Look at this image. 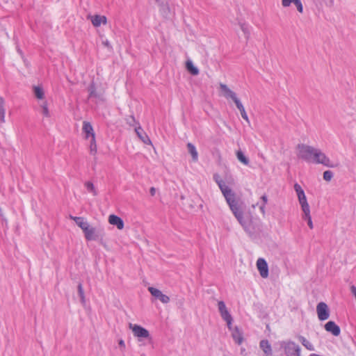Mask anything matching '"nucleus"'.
Listing matches in <instances>:
<instances>
[{
	"instance_id": "obj_7",
	"label": "nucleus",
	"mask_w": 356,
	"mask_h": 356,
	"mask_svg": "<svg viewBox=\"0 0 356 356\" xmlns=\"http://www.w3.org/2000/svg\"><path fill=\"white\" fill-rule=\"evenodd\" d=\"M234 216L237 219L240 225L243 227L244 230L249 234H251V230L250 229V222L247 220H245L243 218V212L241 208L232 211Z\"/></svg>"
},
{
	"instance_id": "obj_34",
	"label": "nucleus",
	"mask_w": 356,
	"mask_h": 356,
	"mask_svg": "<svg viewBox=\"0 0 356 356\" xmlns=\"http://www.w3.org/2000/svg\"><path fill=\"white\" fill-rule=\"evenodd\" d=\"M42 113L44 117L49 118L50 116L49 111L47 107V103L43 102L41 105Z\"/></svg>"
},
{
	"instance_id": "obj_19",
	"label": "nucleus",
	"mask_w": 356,
	"mask_h": 356,
	"mask_svg": "<svg viewBox=\"0 0 356 356\" xmlns=\"http://www.w3.org/2000/svg\"><path fill=\"white\" fill-rule=\"evenodd\" d=\"M82 129H83V132L86 134V138H88L90 136H91V138L95 137V134L93 131V128L90 122L84 121L83 122Z\"/></svg>"
},
{
	"instance_id": "obj_42",
	"label": "nucleus",
	"mask_w": 356,
	"mask_h": 356,
	"mask_svg": "<svg viewBox=\"0 0 356 356\" xmlns=\"http://www.w3.org/2000/svg\"><path fill=\"white\" fill-rule=\"evenodd\" d=\"M138 342H142L143 339L149 337V335H135Z\"/></svg>"
},
{
	"instance_id": "obj_38",
	"label": "nucleus",
	"mask_w": 356,
	"mask_h": 356,
	"mask_svg": "<svg viewBox=\"0 0 356 356\" xmlns=\"http://www.w3.org/2000/svg\"><path fill=\"white\" fill-rule=\"evenodd\" d=\"M126 122L130 126H134L135 124H138L136 121L134 115H129L126 118Z\"/></svg>"
},
{
	"instance_id": "obj_15",
	"label": "nucleus",
	"mask_w": 356,
	"mask_h": 356,
	"mask_svg": "<svg viewBox=\"0 0 356 356\" xmlns=\"http://www.w3.org/2000/svg\"><path fill=\"white\" fill-rule=\"evenodd\" d=\"M89 17L95 27H98L102 24H106L107 23V18L104 15H95L94 16H90Z\"/></svg>"
},
{
	"instance_id": "obj_24",
	"label": "nucleus",
	"mask_w": 356,
	"mask_h": 356,
	"mask_svg": "<svg viewBox=\"0 0 356 356\" xmlns=\"http://www.w3.org/2000/svg\"><path fill=\"white\" fill-rule=\"evenodd\" d=\"M186 67L193 75H197L199 74V70L193 65V63L191 60H188L186 62Z\"/></svg>"
},
{
	"instance_id": "obj_12",
	"label": "nucleus",
	"mask_w": 356,
	"mask_h": 356,
	"mask_svg": "<svg viewBox=\"0 0 356 356\" xmlns=\"http://www.w3.org/2000/svg\"><path fill=\"white\" fill-rule=\"evenodd\" d=\"M101 232L97 231L95 227L90 225L83 231L85 238L87 241H95L99 237Z\"/></svg>"
},
{
	"instance_id": "obj_30",
	"label": "nucleus",
	"mask_w": 356,
	"mask_h": 356,
	"mask_svg": "<svg viewBox=\"0 0 356 356\" xmlns=\"http://www.w3.org/2000/svg\"><path fill=\"white\" fill-rule=\"evenodd\" d=\"M85 186L86 188H87L88 191L92 193L93 195H97V191L95 189V187L94 186V184L90 182V181H86L85 183Z\"/></svg>"
},
{
	"instance_id": "obj_2",
	"label": "nucleus",
	"mask_w": 356,
	"mask_h": 356,
	"mask_svg": "<svg viewBox=\"0 0 356 356\" xmlns=\"http://www.w3.org/2000/svg\"><path fill=\"white\" fill-rule=\"evenodd\" d=\"M298 156L307 162H311L316 148L305 144H299L297 146Z\"/></svg>"
},
{
	"instance_id": "obj_4",
	"label": "nucleus",
	"mask_w": 356,
	"mask_h": 356,
	"mask_svg": "<svg viewBox=\"0 0 356 356\" xmlns=\"http://www.w3.org/2000/svg\"><path fill=\"white\" fill-rule=\"evenodd\" d=\"M311 162L321 163L328 168H334L336 165L333 164L330 159L319 149H316Z\"/></svg>"
},
{
	"instance_id": "obj_10",
	"label": "nucleus",
	"mask_w": 356,
	"mask_h": 356,
	"mask_svg": "<svg viewBox=\"0 0 356 356\" xmlns=\"http://www.w3.org/2000/svg\"><path fill=\"white\" fill-rule=\"evenodd\" d=\"M257 268L261 277L267 278L268 277V266L266 260L263 258H259L257 261Z\"/></svg>"
},
{
	"instance_id": "obj_43",
	"label": "nucleus",
	"mask_w": 356,
	"mask_h": 356,
	"mask_svg": "<svg viewBox=\"0 0 356 356\" xmlns=\"http://www.w3.org/2000/svg\"><path fill=\"white\" fill-rule=\"evenodd\" d=\"M261 200L263 201L262 204H266L268 202V197L266 195H264L261 197Z\"/></svg>"
},
{
	"instance_id": "obj_13",
	"label": "nucleus",
	"mask_w": 356,
	"mask_h": 356,
	"mask_svg": "<svg viewBox=\"0 0 356 356\" xmlns=\"http://www.w3.org/2000/svg\"><path fill=\"white\" fill-rule=\"evenodd\" d=\"M135 132L138 137L140 138V140L147 145H152V141L149 139V136L147 135V134L143 131L142 127L138 125L135 128Z\"/></svg>"
},
{
	"instance_id": "obj_16",
	"label": "nucleus",
	"mask_w": 356,
	"mask_h": 356,
	"mask_svg": "<svg viewBox=\"0 0 356 356\" xmlns=\"http://www.w3.org/2000/svg\"><path fill=\"white\" fill-rule=\"evenodd\" d=\"M260 348L264 353V356H272L273 350L271 345L267 340H261L259 343Z\"/></svg>"
},
{
	"instance_id": "obj_8",
	"label": "nucleus",
	"mask_w": 356,
	"mask_h": 356,
	"mask_svg": "<svg viewBox=\"0 0 356 356\" xmlns=\"http://www.w3.org/2000/svg\"><path fill=\"white\" fill-rule=\"evenodd\" d=\"M234 216L237 219L240 225L243 227L244 230L249 234H251V230L250 229V222L247 220H245L243 218V212L241 208L232 211Z\"/></svg>"
},
{
	"instance_id": "obj_6",
	"label": "nucleus",
	"mask_w": 356,
	"mask_h": 356,
	"mask_svg": "<svg viewBox=\"0 0 356 356\" xmlns=\"http://www.w3.org/2000/svg\"><path fill=\"white\" fill-rule=\"evenodd\" d=\"M218 308L219 313L220 314L221 318L227 323V325L229 327V329L231 330L232 327V323L233 321L232 316H231L230 313L229 312L225 303L220 300L218 302Z\"/></svg>"
},
{
	"instance_id": "obj_20",
	"label": "nucleus",
	"mask_w": 356,
	"mask_h": 356,
	"mask_svg": "<svg viewBox=\"0 0 356 356\" xmlns=\"http://www.w3.org/2000/svg\"><path fill=\"white\" fill-rule=\"evenodd\" d=\"M324 327L327 332L331 334H340V327L334 321H328Z\"/></svg>"
},
{
	"instance_id": "obj_41",
	"label": "nucleus",
	"mask_w": 356,
	"mask_h": 356,
	"mask_svg": "<svg viewBox=\"0 0 356 356\" xmlns=\"http://www.w3.org/2000/svg\"><path fill=\"white\" fill-rule=\"evenodd\" d=\"M233 101L235 103L236 106L237 107V108L238 110L241 109V108H243L244 107L243 106L242 103L241 102V101L239 100V99L237 97Z\"/></svg>"
},
{
	"instance_id": "obj_31",
	"label": "nucleus",
	"mask_w": 356,
	"mask_h": 356,
	"mask_svg": "<svg viewBox=\"0 0 356 356\" xmlns=\"http://www.w3.org/2000/svg\"><path fill=\"white\" fill-rule=\"evenodd\" d=\"M97 151V145H96L95 137L92 138L91 140H90V152L91 154L95 155V154H96Z\"/></svg>"
},
{
	"instance_id": "obj_36",
	"label": "nucleus",
	"mask_w": 356,
	"mask_h": 356,
	"mask_svg": "<svg viewBox=\"0 0 356 356\" xmlns=\"http://www.w3.org/2000/svg\"><path fill=\"white\" fill-rule=\"evenodd\" d=\"M78 293H79V295L81 298V301L83 304L85 303V296H84V292H83V286H82V284L81 283H79L78 284Z\"/></svg>"
},
{
	"instance_id": "obj_21",
	"label": "nucleus",
	"mask_w": 356,
	"mask_h": 356,
	"mask_svg": "<svg viewBox=\"0 0 356 356\" xmlns=\"http://www.w3.org/2000/svg\"><path fill=\"white\" fill-rule=\"evenodd\" d=\"M70 218L76 222V224L83 230V232L90 225L89 223L82 217H75L70 216Z\"/></svg>"
},
{
	"instance_id": "obj_33",
	"label": "nucleus",
	"mask_w": 356,
	"mask_h": 356,
	"mask_svg": "<svg viewBox=\"0 0 356 356\" xmlns=\"http://www.w3.org/2000/svg\"><path fill=\"white\" fill-rule=\"evenodd\" d=\"M241 31L243 32L244 35H245V38L247 39L250 37V31L248 26L244 24V23H240L239 24Z\"/></svg>"
},
{
	"instance_id": "obj_5",
	"label": "nucleus",
	"mask_w": 356,
	"mask_h": 356,
	"mask_svg": "<svg viewBox=\"0 0 356 356\" xmlns=\"http://www.w3.org/2000/svg\"><path fill=\"white\" fill-rule=\"evenodd\" d=\"M294 190L296 192L299 203L300 204L302 212L310 210L309 205L307 202L305 192L300 184L296 183L294 184Z\"/></svg>"
},
{
	"instance_id": "obj_35",
	"label": "nucleus",
	"mask_w": 356,
	"mask_h": 356,
	"mask_svg": "<svg viewBox=\"0 0 356 356\" xmlns=\"http://www.w3.org/2000/svg\"><path fill=\"white\" fill-rule=\"evenodd\" d=\"M213 179L215 180V181L216 182V184H218L219 188L220 189V186H223L224 187L227 186V185L225 184V182L222 180L219 175L216 174L213 175Z\"/></svg>"
},
{
	"instance_id": "obj_47",
	"label": "nucleus",
	"mask_w": 356,
	"mask_h": 356,
	"mask_svg": "<svg viewBox=\"0 0 356 356\" xmlns=\"http://www.w3.org/2000/svg\"><path fill=\"white\" fill-rule=\"evenodd\" d=\"M103 44L106 47H110V43L108 40H106L105 42H103Z\"/></svg>"
},
{
	"instance_id": "obj_23",
	"label": "nucleus",
	"mask_w": 356,
	"mask_h": 356,
	"mask_svg": "<svg viewBox=\"0 0 356 356\" xmlns=\"http://www.w3.org/2000/svg\"><path fill=\"white\" fill-rule=\"evenodd\" d=\"M129 327L134 334H149L147 330L138 325L129 323Z\"/></svg>"
},
{
	"instance_id": "obj_46",
	"label": "nucleus",
	"mask_w": 356,
	"mask_h": 356,
	"mask_svg": "<svg viewBox=\"0 0 356 356\" xmlns=\"http://www.w3.org/2000/svg\"><path fill=\"white\" fill-rule=\"evenodd\" d=\"M119 343V346L122 348H124L125 347V343H124V341L122 340V339H120L118 342Z\"/></svg>"
},
{
	"instance_id": "obj_37",
	"label": "nucleus",
	"mask_w": 356,
	"mask_h": 356,
	"mask_svg": "<svg viewBox=\"0 0 356 356\" xmlns=\"http://www.w3.org/2000/svg\"><path fill=\"white\" fill-rule=\"evenodd\" d=\"M333 177V172L330 170H326L323 172V179L325 181H330Z\"/></svg>"
},
{
	"instance_id": "obj_11",
	"label": "nucleus",
	"mask_w": 356,
	"mask_h": 356,
	"mask_svg": "<svg viewBox=\"0 0 356 356\" xmlns=\"http://www.w3.org/2000/svg\"><path fill=\"white\" fill-rule=\"evenodd\" d=\"M148 291L152 296L159 300L162 303L166 304L170 302V298L167 295L163 294L159 289L149 286Z\"/></svg>"
},
{
	"instance_id": "obj_1",
	"label": "nucleus",
	"mask_w": 356,
	"mask_h": 356,
	"mask_svg": "<svg viewBox=\"0 0 356 356\" xmlns=\"http://www.w3.org/2000/svg\"><path fill=\"white\" fill-rule=\"evenodd\" d=\"M220 191L232 212L241 208L235 193L228 186H220Z\"/></svg>"
},
{
	"instance_id": "obj_27",
	"label": "nucleus",
	"mask_w": 356,
	"mask_h": 356,
	"mask_svg": "<svg viewBox=\"0 0 356 356\" xmlns=\"http://www.w3.org/2000/svg\"><path fill=\"white\" fill-rule=\"evenodd\" d=\"M302 218L307 221V225L310 229L314 228L313 222L312 220V217L310 215V210L303 212Z\"/></svg>"
},
{
	"instance_id": "obj_22",
	"label": "nucleus",
	"mask_w": 356,
	"mask_h": 356,
	"mask_svg": "<svg viewBox=\"0 0 356 356\" xmlns=\"http://www.w3.org/2000/svg\"><path fill=\"white\" fill-rule=\"evenodd\" d=\"M187 148H188V152L191 154V155L192 156L193 161H197L198 159V153H197V149H196L195 147L194 146V145H193L191 143H188L187 144Z\"/></svg>"
},
{
	"instance_id": "obj_18",
	"label": "nucleus",
	"mask_w": 356,
	"mask_h": 356,
	"mask_svg": "<svg viewBox=\"0 0 356 356\" xmlns=\"http://www.w3.org/2000/svg\"><path fill=\"white\" fill-rule=\"evenodd\" d=\"M291 3H293L298 12L302 13L303 12V6L300 0H282V4L284 7H288Z\"/></svg>"
},
{
	"instance_id": "obj_14",
	"label": "nucleus",
	"mask_w": 356,
	"mask_h": 356,
	"mask_svg": "<svg viewBox=\"0 0 356 356\" xmlns=\"http://www.w3.org/2000/svg\"><path fill=\"white\" fill-rule=\"evenodd\" d=\"M219 86L223 96L226 99L230 98L234 100L236 97V93L230 90L226 84L220 83Z\"/></svg>"
},
{
	"instance_id": "obj_29",
	"label": "nucleus",
	"mask_w": 356,
	"mask_h": 356,
	"mask_svg": "<svg viewBox=\"0 0 356 356\" xmlns=\"http://www.w3.org/2000/svg\"><path fill=\"white\" fill-rule=\"evenodd\" d=\"M89 92V98L95 97V98H100V95H99L96 92L95 86L93 83L90 84L88 87Z\"/></svg>"
},
{
	"instance_id": "obj_32",
	"label": "nucleus",
	"mask_w": 356,
	"mask_h": 356,
	"mask_svg": "<svg viewBox=\"0 0 356 356\" xmlns=\"http://www.w3.org/2000/svg\"><path fill=\"white\" fill-rule=\"evenodd\" d=\"M300 341H301L302 345L307 349H308L309 350H314V346L307 339H306L305 337H302L300 338Z\"/></svg>"
},
{
	"instance_id": "obj_48",
	"label": "nucleus",
	"mask_w": 356,
	"mask_h": 356,
	"mask_svg": "<svg viewBox=\"0 0 356 356\" xmlns=\"http://www.w3.org/2000/svg\"><path fill=\"white\" fill-rule=\"evenodd\" d=\"M309 356H317V355H315V354H312V355H310Z\"/></svg>"
},
{
	"instance_id": "obj_3",
	"label": "nucleus",
	"mask_w": 356,
	"mask_h": 356,
	"mask_svg": "<svg viewBox=\"0 0 356 356\" xmlns=\"http://www.w3.org/2000/svg\"><path fill=\"white\" fill-rule=\"evenodd\" d=\"M285 356H300V346L292 341H283L280 344Z\"/></svg>"
},
{
	"instance_id": "obj_9",
	"label": "nucleus",
	"mask_w": 356,
	"mask_h": 356,
	"mask_svg": "<svg viewBox=\"0 0 356 356\" xmlns=\"http://www.w3.org/2000/svg\"><path fill=\"white\" fill-rule=\"evenodd\" d=\"M316 312L320 321H325L330 317L329 308L327 304L323 302H321L317 305Z\"/></svg>"
},
{
	"instance_id": "obj_17",
	"label": "nucleus",
	"mask_w": 356,
	"mask_h": 356,
	"mask_svg": "<svg viewBox=\"0 0 356 356\" xmlns=\"http://www.w3.org/2000/svg\"><path fill=\"white\" fill-rule=\"evenodd\" d=\"M108 222L111 225H115L118 229H122L124 228L123 220L115 215H110Z\"/></svg>"
},
{
	"instance_id": "obj_45",
	"label": "nucleus",
	"mask_w": 356,
	"mask_h": 356,
	"mask_svg": "<svg viewBox=\"0 0 356 356\" xmlns=\"http://www.w3.org/2000/svg\"><path fill=\"white\" fill-rule=\"evenodd\" d=\"M149 193H150V194H151V195H152V196H154V195H155V193H156V189H155V188L152 187V188H150V190H149Z\"/></svg>"
},
{
	"instance_id": "obj_28",
	"label": "nucleus",
	"mask_w": 356,
	"mask_h": 356,
	"mask_svg": "<svg viewBox=\"0 0 356 356\" xmlns=\"http://www.w3.org/2000/svg\"><path fill=\"white\" fill-rule=\"evenodd\" d=\"M34 94L36 98L39 99H42L44 97V93L43 89L40 86H34L33 87Z\"/></svg>"
},
{
	"instance_id": "obj_25",
	"label": "nucleus",
	"mask_w": 356,
	"mask_h": 356,
	"mask_svg": "<svg viewBox=\"0 0 356 356\" xmlns=\"http://www.w3.org/2000/svg\"><path fill=\"white\" fill-rule=\"evenodd\" d=\"M237 159L245 165H248L250 160L245 156L241 150H238L236 152Z\"/></svg>"
},
{
	"instance_id": "obj_26",
	"label": "nucleus",
	"mask_w": 356,
	"mask_h": 356,
	"mask_svg": "<svg viewBox=\"0 0 356 356\" xmlns=\"http://www.w3.org/2000/svg\"><path fill=\"white\" fill-rule=\"evenodd\" d=\"M5 113H6V111L4 108V100L1 97H0V122H5Z\"/></svg>"
},
{
	"instance_id": "obj_44",
	"label": "nucleus",
	"mask_w": 356,
	"mask_h": 356,
	"mask_svg": "<svg viewBox=\"0 0 356 356\" xmlns=\"http://www.w3.org/2000/svg\"><path fill=\"white\" fill-rule=\"evenodd\" d=\"M265 205H266V204H262V205H261V207H260V208H259V209H260V211H261V213H262L263 215H264V214H265V213H266V211H265Z\"/></svg>"
},
{
	"instance_id": "obj_39",
	"label": "nucleus",
	"mask_w": 356,
	"mask_h": 356,
	"mask_svg": "<svg viewBox=\"0 0 356 356\" xmlns=\"http://www.w3.org/2000/svg\"><path fill=\"white\" fill-rule=\"evenodd\" d=\"M239 111L241 113V117L243 118V119L245 120L248 122V124H250V122L248 116V115L246 113L245 108L243 107V108L239 109Z\"/></svg>"
},
{
	"instance_id": "obj_40",
	"label": "nucleus",
	"mask_w": 356,
	"mask_h": 356,
	"mask_svg": "<svg viewBox=\"0 0 356 356\" xmlns=\"http://www.w3.org/2000/svg\"><path fill=\"white\" fill-rule=\"evenodd\" d=\"M233 339L234 341L238 345H240L243 341V337L242 335H233Z\"/></svg>"
}]
</instances>
